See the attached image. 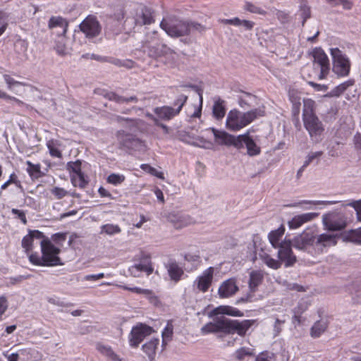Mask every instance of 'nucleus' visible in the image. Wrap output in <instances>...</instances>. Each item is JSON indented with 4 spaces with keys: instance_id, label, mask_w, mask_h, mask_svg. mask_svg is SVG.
Segmentation results:
<instances>
[{
    "instance_id": "44",
    "label": "nucleus",
    "mask_w": 361,
    "mask_h": 361,
    "mask_svg": "<svg viewBox=\"0 0 361 361\" xmlns=\"http://www.w3.org/2000/svg\"><path fill=\"white\" fill-rule=\"evenodd\" d=\"M4 79L7 85V87L8 90H13L14 87L16 86H25L26 84L23 82L17 81L13 78H12L10 75L4 74L3 75Z\"/></svg>"
},
{
    "instance_id": "15",
    "label": "nucleus",
    "mask_w": 361,
    "mask_h": 361,
    "mask_svg": "<svg viewBox=\"0 0 361 361\" xmlns=\"http://www.w3.org/2000/svg\"><path fill=\"white\" fill-rule=\"evenodd\" d=\"M314 65L320 68L319 79H323L329 73V61L327 56L321 49H316L313 52Z\"/></svg>"
},
{
    "instance_id": "4",
    "label": "nucleus",
    "mask_w": 361,
    "mask_h": 361,
    "mask_svg": "<svg viewBox=\"0 0 361 361\" xmlns=\"http://www.w3.org/2000/svg\"><path fill=\"white\" fill-rule=\"evenodd\" d=\"M207 316L212 319L200 329L202 335L209 334L226 333V305H221L207 312Z\"/></svg>"
},
{
    "instance_id": "5",
    "label": "nucleus",
    "mask_w": 361,
    "mask_h": 361,
    "mask_svg": "<svg viewBox=\"0 0 361 361\" xmlns=\"http://www.w3.org/2000/svg\"><path fill=\"white\" fill-rule=\"evenodd\" d=\"M201 146L207 149H212L215 146L226 145V131L214 128H209L203 131V135L197 138Z\"/></svg>"
},
{
    "instance_id": "17",
    "label": "nucleus",
    "mask_w": 361,
    "mask_h": 361,
    "mask_svg": "<svg viewBox=\"0 0 361 361\" xmlns=\"http://www.w3.org/2000/svg\"><path fill=\"white\" fill-rule=\"evenodd\" d=\"M45 237L42 232L38 230L30 231L28 234L25 235L22 239V247L25 250V253L29 256L32 252L34 247V240H42Z\"/></svg>"
},
{
    "instance_id": "16",
    "label": "nucleus",
    "mask_w": 361,
    "mask_h": 361,
    "mask_svg": "<svg viewBox=\"0 0 361 361\" xmlns=\"http://www.w3.org/2000/svg\"><path fill=\"white\" fill-rule=\"evenodd\" d=\"M134 20L137 25H151L155 22L154 12L150 8L142 6L137 10Z\"/></svg>"
},
{
    "instance_id": "42",
    "label": "nucleus",
    "mask_w": 361,
    "mask_h": 361,
    "mask_svg": "<svg viewBox=\"0 0 361 361\" xmlns=\"http://www.w3.org/2000/svg\"><path fill=\"white\" fill-rule=\"evenodd\" d=\"M121 229L118 225L106 224L101 227V232L107 235H114L121 233Z\"/></svg>"
},
{
    "instance_id": "48",
    "label": "nucleus",
    "mask_w": 361,
    "mask_h": 361,
    "mask_svg": "<svg viewBox=\"0 0 361 361\" xmlns=\"http://www.w3.org/2000/svg\"><path fill=\"white\" fill-rule=\"evenodd\" d=\"M26 165L27 166L26 171L30 176H36L38 177L37 175L41 173L40 164H34L30 161H27Z\"/></svg>"
},
{
    "instance_id": "53",
    "label": "nucleus",
    "mask_w": 361,
    "mask_h": 361,
    "mask_svg": "<svg viewBox=\"0 0 361 361\" xmlns=\"http://www.w3.org/2000/svg\"><path fill=\"white\" fill-rule=\"evenodd\" d=\"M188 100V97L185 94H180L173 102L174 106H177V109H175V111L177 112L178 115L180 112L183 106L185 105Z\"/></svg>"
},
{
    "instance_id": "13",
    "label": "nucleus",
    "mask_w": 361,
    "mask_h": 361,
    "mask_svg": "<svg viewBox=\"0 0 361 361\" xmlns=\"http://www.w3.org/2000/svg\"><path fill=\"white\" fill-rule=\"evenodd\" d=\"M293 243L290 240H283L278 247V257L281 262H284L286 267L293 266L296 262V257L293 255L291 245Z\"/></svg>"
},
{
    "instance_id": "38",
    "label": "nucleus",
    "mask_w": 361,
    "mask_h": 361,
    "mask_svg": "<svg viewBox=\"0 0 361 361\" xmlns=\"http://www.w3.org/2000/svg\"><path fill=\"white\" fill-rule=\"evenodd\" d=\"M344 239L355 243L361 244V227L357 229L350 230L346 232Z\"/></svg>"
},
{
    "instance_id": "54",
    "label": "nucleus",
    "mask_w": 361,
    "mask_h": 361,
    "mask_svg": "<svg viewBox=\"0 0 361 361\" xmlns=\"http://www.w3.org/2000/svg\"><path fill=\"white\" fill-rule=\"evenodd\" d=\"M255 361H276V358L273 353L264 351L256 357Z\"/></svg>"
},
{
    "instance_id": "9",
    "label": "nucleus",
    "mask_w": 361,
    "mask_h": 361,
    "mask_svg": "<svg viewBox=\"0 0 361 361\" xmlns=\"http://www.w3.org/2000/svg\"><path fill=\"white\" fill-rule=\"evenodd\" d=\"M152 328L145 324H139L133 327L128 336L129 344L133 348H137L145 338L152 333Z\"/></svg>"
},
{
    "instance_id": "57",
    "label": "nucleus",
    "mask_w": 361,
    "mask_h": 361,
    "mask_svg": "<svg viewBox=\"0 0 361 361\" xmlns=\"http://www.w3.org/2000/svg\"><path fill=\"white\" fill-rule=\"evenodd\" d=\"M238 290L234 279H227V297L235 294Z\"/></svg>"
},
{
    "instance_id": "43",
    "label": "nucleus",
    "mask_w": 361,
    "mask_h": 361,
    "mask_svg": "<svg viewBox=\"0 0 361 361\" xmlns=\"http://www.w3.org/2000/svg\"><path fill=\"white\" fill-rule=\"evenodd\" d=\"M140 168L145 172L157 177L160 179H164V173L161 171H157L155 168L147 164H142L140 165Z\"/></svg>"
},
{
    "instance_id": "14",
    "label": "nucleus",
    "mask_w": 361,
    "mask_h": 361,
    "mask_svg": "<svg viewBox=\"0 0 361 361\" xmlns=\"http://www.w3.org/2000/svg\"><path fill=\"white\" fill-rule=\"evenodd\" d=\"M214 271V268L210 267L205 269L202 275L197 277L194 281V286H196L199 291L206 293L209 290L213 281Z\"/></svg>"
},
{
    "instance_id": "62",
    "label": "nucleus",
    "mask_w": 361,
    "mask_h": 361,
    "mask_svg": "<svg viewBox=\"0 0 361 361\" xmlns=\"http://www.w3.org/2000/svg\"><path fill=\"white\" fill-rule=\"evenodd\" d=\"M353 142L355 149L361 154V133H356L353 136Z\"/></svg>"
},
{
    "instance_id": "19",
    "label": "nucleus",
    "mask_w": 361,
    "mask_h": 361,
    "mask_svg": "<svg viewBox=\"0 0 361 361\" xmlns=\"http://www.w3.org/2000/svg\"><path fill=\"white\" fill-rule=\"evenodd\" d=\"M317 215L316 213L311 212L295 216L288 221V226L290 228H298L303 224L314 219Z\"/></svg>"
},
{
    "instance_id": "10",
    "label": "nucleus",
    "mask_w": 361,
    "mask_h": 361,
    "mask_svg": "<svg viewBox=\"0 0 361 361\" xmlns=\"http://www.w3.org/2000/svg\"><path fill=\"white\" fill-rule=\"evenodd\" d=\"M323 224L329 231H340L346 226V218L342 213L331 212L323 216Z\"/></svg>"
},
{
    "instance_id": "6",
    "label": "nucleus",
    "mask_w": 361,
    "mask_h": 361,
    "mask_svg": "<svg viewBox=\"0 0 361 361\" xmlns=\"http://www.w3.org/2000/svg\"><path fill=\"white\" fill-rule=\"evenodd\" d=\"M228 145H233L239 150L246 147L247 154L250 157L258 155L261 152L260 147L257 145L253 139L246 134L235 137L227 133Z\"/></svg>"
},
{
    "instance_id": "26",
    "label": "nucleus",
    "mask_w": 361,
    "mask_h": 361,
    "mask_svg": "<svg viewBox=\"0 0 361 361\" xmlns=\"http://www.w3.org/2000/svg\"><path fill=\"white\" fill-rule=\"evenodd\" d=\"M298 14L302 19V25L304 26L307 20L311 18V6L307 0H300Z\"/></svg>"
},
{
    "instance_id": "40",
    "label": "nucleus",
    "mask_w": 361,
    "mask_h": 361,
    "mask_svg": "<svg viewBox=\"0 0 361 361\" xmlns=\"http://www.w3.org/2000/svg\"><path fill=\"white\" fill-rule=\"evenodd\" d=\"M59 144L57 141L54 140H50L47 142V147L49 149V154L52 157L61 158L62 153L61 151L59 149Z\"/></svg>"
},
{
    "instance_id": "22",
    "label": "nucleus",
    "mask_w": 361,
    "mask_h": 361,
    "mask_svg": "<svg viewBox=\"0 0 361 361\" xmlns=\"http://www.w3.org/2000/svg\"><path fill=\"white\" fill-rule=\"evenodd\" d=\"M116 138L119 143L125 147L130 148L137 139L133 135L126 133L124 130H118L116 133Z\"/></svg>"
},
{
    "instance_id": "7",
    "label": "nucleus",
    "mask_w": 361,
    "mask_h": 361,
    "mask_svg": "<svg viewBox=\"0 0 361 361\" xmlns=\"http://www.w3.org/2000/svg\"><path fill=\"white\" fill-rule=\"evenodd\" d=\"M333 59V71L338 76H347L350 73V62L338 48L331 49Z\"/></svg>"
},
{
    "instance_id": "2",
    "label": "nucleus",
    "mask_w": 361,
    "mask_h": 361,
    "mask_svg": "<svg viewBox=\"0 0 361 361\" xmlns=\"http://www.w3.org/2000/svg\"><path fill=\"white\" fill-rule=\"evenodd\" d=\"M40 247L42 255L38 252L31 253L29 255V261L32 264L39 267H54L63 264L59 256L61 252L59 247L54 245L47 238L41 240Z\"/></svg>"
},
{
    "instance_id": "37",
    "label": "nucleus",
    "mask_w": 361,
    "mask_h": 361,
    "mask_svg": "<svg viewBox=\"0 0 361 361\" xmlns=\"http://www.w3.org/2000/svg\"><path fill=\"white\" fill-rule=\"evenodd\" d=\"M315 102L311 99H303L302 118L316 115L314 113Z\"/></svg>"
},
{
    "instance_id": "21",
    "label": "nucleus",
    "mask_w": 361,
    "mask_h": 361,
    "mask_svg": "<svg viewBox=\"0 0 361 361\" xmlns=\"http://www.w3.org/2000/svg\"><path fill=\"white\" fill-rule=\"evenodd\" d=\"M154 113L161 120L169 121L174 116H177V112L175 111V109L169 106H163L160 107H156L154 109Z\"/></svg>"
},
{
    "instance_id": "55",
    "label": "nucleus",
    "mask_w": 361,
    "mask_h": 361,
    "mask_svg": "<svg viewBox=\"0 0 361 361\" xmlns=\"http://www.w3.org/2000/svg\"><path fill=\"white\" fill-rule=\"evenodd\" d=\"M331 6H336L341 4L345 9H350L353 6L351 1L348 0H326Z\"/></svg>"
},
{
    "instance_id": "8",
    "label": "nucleus",
    "mask_w": 361,
    "mask_h": 361,
    "mask_svg": "<svg viewBox=\"0 0 361 361\" xmlns=\"http://www.w3.org/2000/svg\"><path fill=\"white\" fill-rule=\"evenodd\" d=\"M255 320L245 319L239 322L238 320L227 319V343H233L230 339L233 338V336L237 333L240 336H244L247 330L253 325Z\"/></svg>"
},
{
    "instance_id": "61",
    "label": "nucleus",
    "mask_w": 361,
    "mask_h": 361,
    "mask_svg": "<svg viewBox=\"0 0 361 361\" xmlns=\"http://www.w3.org/2000/svg\"><path fill=\"white\" fill-rule=\"evenodd\" d=\"M100 94H102L105 98L108 99L111 101H114L117 103H119L120 102V97L121 96L116 94V93L113 92H105L104 90L102 91V92H98Z\"/></svg>"
},
{
    "instance_id": "47",
    "label": "nucleus",
    "mask_w": 361,
    "mask_h": 361,
    "mask_svg": "<svg viewBox=\"0 0 361 361\" xmlns=\"http://www.w3.org/2000/svg\"><path fill=\"white\" fill-rule=\"evenodd\" d=\"M254 355V350L248 348H240L237 350L234 354V357L239 360L244 359L245 356H251Z\"/></svg>"
},
{
    "instance_id": "51",
    "label": "nucleus",
    "mask_w": 361,
    "mask_h": 361,
    "mask_svg": "<svg viewBox=\"0 0 361 361\" xmlns=\"http://www.w3.org/2000/svg\"><path fill=\"white\" fill-rule=\"evenodd\" d=\"M50 193L54 196V199L61 200L67 196L68 192L64 188L54 187L50 190Z\"/></svg>"
},
{
    "instance_id": "28",
    "label": "nucleus",
    "mask_w": 361,
    "mask_h": 361,
    "mask_svg": "<svg viewBox=\"0 0 361 361\" xmlns=\"http://www.w3.org/2000/svg\"><path fill=\"white\" fill-rule=\"evenodd\" d=\"M132 268L137 271L146 272L147 275L151 274L154 270L149 256L143 257L139 263L135 264Z\"/></svg>"
},
{
    "instance_id": "64",
    "label": "nucleus",
    "mask_w": 361,
    "mask_h": 361,
    "mask_svg": "<svg viewBox=\"0 0 361 361\" xmlns=\"http://www.w3.org/2000/svg\"><path fill=\"white\" fill-rule=\"evenodd\" d=\"M348 205L351 206L355 209L357 220L361 221V200L352 202L348 204Z\"/></svg>"
},
{
    "instance_id": "1",
    "label": "nucleus",
    "mask_w": 361,
    "mask_h": 361,
    "mask_svg": "<svg viewBox=\"0 0 361 361\" xmlns=\"http://www.w3.org/2000/svg\"><path fill=\"white\" fill-rule=\"evenodd\" d=\"M337 243V236L333 234H317L312 228L305 230L293 240V246L298 250H306L310 247L315 252L322 253L327 247L334 246Z\"/></svg>"
},
{
    "instance_id": "12",
    "label": "nucleus",
    "mask_w": 361,
    "mask_h": 361,
    "mask_svg": "<svg viewBox=\"0 0 361 361\" xmlns=\"http://www.w3.org/2000/svg\"><path fill=\"white\" fill-rule=\"evenodd\" d=\"M80 29L89 38L97 36L101 31L99 23L93 16H88L83 20L80 24Z\"/></svg>"
},
{
    "instance_id": "36",
    "label": "nucleus",
    "mask_w": 361,
    "mask_h": 361,
    "mask_svg": "<svg viewBox=\"0 0 361 361\" xmlns=\"http://www.w3.org/2000/svg\"><path fill=\"white\" fill-rule=\"evenodd\" d=\"M105 60L107 61V63L114 64L117 67H124L128 69H131L135 66V62L130 59L121 60L108 57L107 59Z\"/></svg>"
},
{
    "instance_id": "33",
    "label": "nucleus",
    "mask_w": 361,
    "mask_h": 361,
    "mask_svg": "<svg viewBox=\"0 0 361 361\" xmlns=\"http://www.w3.org/2000/svg\"><path fill=\"white\" fill-rule=\"evenodd\" d=\"M68 25L66 20L61 16H51L48 22L49 29L59 27L64 29V32H66Z\"/></svg>"
},
{
    "instance_id": "20",
    "label": "nucleus",
    "mask_w": 361,
    "mask_h": 361,
    "mask_svg": "<svg viewBox=\"0 0 361 361\" xmlns=\"http://www.w3.org/2000/svg\"><path fill=\"white\" fill-rule=\"evenodd\" d=\"M242 121V114L238 110H231L227 116V128L233 130H238L243 127H240Z\"/></svg>"
},
{
    "instance_id": "35",
    "label": "nucleus",
    "mask_w": 361,
    "mask_h": 361,
    "mask_svg": "<svg viewBox=\"0 0 361 361\" xmlns=\"http://www.w3.org/2000/svg\"><path fill=\"white\" fill-rule=\"evenodd\" d=\"M327 329V323L325 321L316 322L311 328L310 335L313 338L319 337Z\"/></svg>"
},
{
    "instance_id": "29",
    "label": "nucleus",
    "mask_w": 361,
    "mask_h": 361,
    "mask_svg": "<svg viewBox=\"0 0 361 361\" xmlns=\"http://www.w3.org/2000/svg\"><path fill=\"white\" fill-rule=\"evenodd\" d=\"M173 336V326L171 321H169L161 332V346L164 349L168 343L172 340Z\"/></svg>"
},
{
    "instance_id": "11",
    "label": "nucleus",
    "mask_w": 361,
    "mask_h": 361,
    "mask_svg": "<svg viewBox=\"0 0 361 361\" xmlns=\"http://www.w3.org/2000/svg\"><path fill=\"white\" fill-rule=\"evenodd\" d=\"M302 119L304 126L308 131L310 137L316 141H318L319 136L324 131L322 123L316 115L302 118Z\"/></svg>"
},
{
    "instance_id": "39",
    "label": "nucleus",
    "mask_w": 361,
    "mask_h": 361,
    "mask_svg": "<svg viewBox=\"0 0 361 361\" xmlns=\"http://www.w3.org/2000/svg\"><path fill=\"white\" fill-rule=\"evenodd\" d=\"M224 101H216L213 106V116L217 120L222 119L225 115V108L223 104Z\"/></svg>"
},
{
    "instance_id": "23",
    "label": "nucleus",
    "mask_w": 361,
    "mask_h": 361,
    "mask_svg": "<svg viewBox=\"0 0 361 361\" xmlns=\"http://www.w3.org/2000/svg\"><path fill=\"white\" fill-rule=\"evenodd\" d=\"M264 111L260 109H255L242 114V121L240 127H245L259 116H264Z\"/></svg>"
},
{
    "instance_id": "34",
    "label": "nucleus",
    "mask_w": 361,
    "mask_h": 361,
    "mask_svg": "<svg viewBox=\"0 0 361 361\" xmlns=\"http://www.w3.org/2000/svg\"><path fill=\"white\" fill-rule=\"evenodd\" d=\"M12 184L15 185V186L17 188H19L20 190H23L22 183L20 180L18 175L15 172H13L12 173L10 174L8 179L4 184L1 185V191L6 190L8 188V186Z\"/></svg>"
},
{
    "instance_id": "52",
    "label": "nucleus",
    "mask_w": 361,
    "mask_h": 361,
    "mask_svg": "<svg viewBox=\"0 0 361 361\" xmlns=\"http://www.w3.org/2000/svg\"><path fill=\"white\" fill-rule=\"evenodd\" d=\"M244 8L252 13H257L260 15H265L267 13L264 10L249 1L245 2Z\"/></svg>"
},
{
    "instance_id": "30",
    "label": "nucleus",
    "mask_w": 361,
    "mask_h": 361,
    "mask_svg": "<svg viewBox=\"0 0 361 361\" xmlns=\"http://www.w3.org/2000/svg\"><path fill=\"white\" fill-rule=\"evenodd\" d=\"M284 232L285 228L281 226L278 229L272 231L269 234V241L274 247L277 248L280 246V243H281L280 240L283 235Z\"/></svg>"
},
{
    "instance_id": "45",
    "label": "nucleus",
    "mask_w": 361,
    "mask_h": 361,
    "mask_svg": "<svg viewBox=\"0 0 361 361\" xmlns=\"http://www.w3.org/2000/svg\"><path fill=\"white\" fill-rule=\"evenodd\" d=\"M96 349L99 353H101L102 355L105 356L106 358H108L109 356L112 355V354L114 353V351L113 350V349L111 346L104 345L101 343H97Z\"/></svg>"
},
{
    "instance_id": "41",
    "label": "nucleus",
    "mask_w": 361,
    "mask_h": 361,
    "mask_svg": "<svg viewBox=\"0 0 361 361\" xmlns=\"http://www.w3.org/2000/svg\"><path fill=\"white\" fill-rule=\"evenodd\" d=\"M323 155L322 151H318L314 152H310L308 154V155L306 157V159L303 163V167H307L308 165H310L313 161H316V164H317L320 160L321 157Z\"/></svg>"
},
{
    "instance_id": "3",
    "label": "nucleus",
    "mask_w": 361,
    "mask_h": 361,
    "mask_svg": "<svg viewBox=\"0 0 361 361\" xmlns=\"http://www.w3.org/2000/svg\"><path fill=\"white\" fill-rule=\"evenodd\" d=\"M160 27L173 37L188 35L193 31L201 32L205 30V27L200 23L183 20L176 16L163 18Z\"/></svg>"
},
{
    "instance_id": "58",
    "label": "nucleus",
    "mask_w": 361,
    "mask_h": 361,
    "mask_svg": "<svg viewBox=\"0 0 361 361\" xmlns=\"http://www.w3.org/2000/svg\"><path fill=\"white\" fill-rule=\"evenodd\" d=\"M289 99L292 104H301V97L300 92L295 90H290L288 92Z\"/></svg>"
},
{
    "instance_id": "63",
    "label": "nucleus",
    "mask_w": 361,
    "mask_h": 361,
    "mask_svg": "<svg viewBox=\"0 0 361 361\" xmlns=\"http://www.w3.org/2000/svg\"><path fill=\"white\" fill-rule=\"evenodd\" d=\"M51 240L59 245H62V243L66 240V234L63 233H57L51 236Z\"/></svg>"
},
{
    "instance_id": "60",
    "label": "nucleus",
    "mask_w": 361,
    "mask_h": 361,
    "mask_svg": "<svg viewBox=\"0 0 361 361\" xmlns=\"http://www.w3.org/2000/svg\"><path fill=\"white\" fill-rule=\"evenodd\" d=\"M116 120L118 123L125 121V122L129 123V125L133 126H137L140 123H142V121L140 119L124 118V117H122L120 116H117L116 118Z\"/></svg>"
},
{
    "instance_id": "46",
    "label": "nucleus",
    "mask_w": 361,
    "mask_h": 361,
    "mask_svg": "<svg viewBox=\"0 0 361 361\" xmlns=\"http://www.w3.org/2000/svg\"><path fill=\"white\" fill-rule=\"evenodd\" d=\"M126 180V177L123 174L111 173L106 178L107 183L114 185L121 184Z\"/></svg>"
},
{
    "instance_id": "18",
    "label": "nucleus",
    "mask_w": 361,
    "mask_h": 361,
    "mask_svg": "<svg viewBox=\"0 0 361 361\" xmlns=\"http://www.w3.org/2000/svg\"><path fill=\"white\" fill-rule=\"evenodd\" d=\"M168 219L176 229H181L188 225L195 223V221H194L189 215L179 216L175 214H169Z\"/></svg>"
},
{
    "instance_id": "24",
    "label": "nucleus",
    "mask_w": 361,
    "mask_h": 361,
    "mask_svg": "<svg viewBox=\"0 0 361 361\" xmlns=\"http://www.w3.org/2000/svg\"><path fill=\"white\" fill-rule=\"evenodd\" d=\"M166 269L171 279L175 282L179 281L184 274L183 269L176 262L169 263Z\"/></svg>"
},
{
    "instance_id": "31",
    "label": "nucleus",
    "mask_w": 361,
    "mask_h": 361,
    "mask_svg": "<svg viewBox=\"0 0 361 361\" xmlns=\"http://www.w3.org/2000/svg\"><path fill=\"white\" fill-rule=\"evenodd\" d=\"M263 274L259 271H252L250 274L249 288L250 290L255 292L257 286L262 282Z\"/></svg>"
},
{
    "instance_id": "27",
    "label": "nucleus",
    "mask_w": 361,
    "mask_h": 361,
    "mask_svg": "<svg viewBox=\"0 0 361 361\" xmlns=\"http://www.w3.org/2000/svg\"><path fill=\"white\" fill-rule=\"evenodd\" d=\"M159 344V339L152 338L142 345V350L147 355L150 360H154L156 355V350Z\"/></svg>"
},
{
    "instance_id": "25",
    "label": "nucleus",
    "mask_w": 361,
    "mask_h": 361,
    "mask_svg": "<svg viewBox=\"0 0 361 361\" xmlns=\"http://www.w3.org/2000/svg\"><path fill=\"white\" fill-rule=\"evenodd\" d=\"M121 288L123 290H128L132 293L144 295L150 302H154L157 301V297L154 295L152 290L141 288L138 287H129L128 286H123Z\"/></svg>"
},
{
    "instance_id": "32",
    "label": "nucleus",
    "mask_w": 361,
    "mask_h": 361,
    "mask_svg": "<svg viewBox=\"0 0 361 361\" xmlns=\"http://www.w3.org/2000/svg\"><path fill=\"white\" fill-rule=\"evenodd\" d=\"M70 178L71 183L74 187L85 188L88 184V180L82 171L71 175Z\"/></svg>"
},
{
    "instance_id": "59",
    "label": "nucleus",
    "mask_w": 361,
    "mask_h": 361,
    "mask_svg": "<svg viewBox=\"0 0 361 361\" xmlns=\"http://www.w3.org/2000/svg\"><path fill=\"white\" fill-rule=\"evenodd\" d=\"M11 213L15 215V217L16 219H18L19 220H20V221L24 225L27 224V221L26 214L23 211L13 208L11 209Z\"/></svg>"
},
{
    "instance_id": "56",
    "label": "nucleus",
    "mask_w": 361,
    "mask_h": 361,
    "mask_svg": "<svg viewBox=\"0 0 361 361\" xmlns=\"http://www.w3.org/2000/svg\"><path fill=\"white\" fill-rule=\"evenodd\" d=\"M264 263L270 268L278 269L281 267V262L267 255L264 259Z\"/></svg>"
},
{
    "instance_id": "50",
    "label": "nucleus",
    "mask_w": 361,
    "mask_h": 361,
    "mask_svg": "<svg viewBox=\"0 0 361 361\" xmlns=\"http://www.w3.org/2000/svg\"><path fill=\"white\" fill-rule=\"evenodd\" d=\"M353 84L354 81L353 80H349L340 84L333 90V94L336 96L341 94L348 87L352 86Z\"/></svg>"
},
{
    "instance_id": "49",
    "label": "nucleus",
    "mask_w": 361,
    "mask_h": 361,
    "mask_svg": "<svg viewBox=\"0 0 361 361\" xmlns=\"http://www.w3.org/2000/svg\"><path fill=\"white\" fill-rule=\"evenodd\" d=\"M81 161L80 160H77L75 161H69L67 164V169L70 173V176L75 173H79L82 171L81 169Z\"/></svg>"
}]
</instances>
